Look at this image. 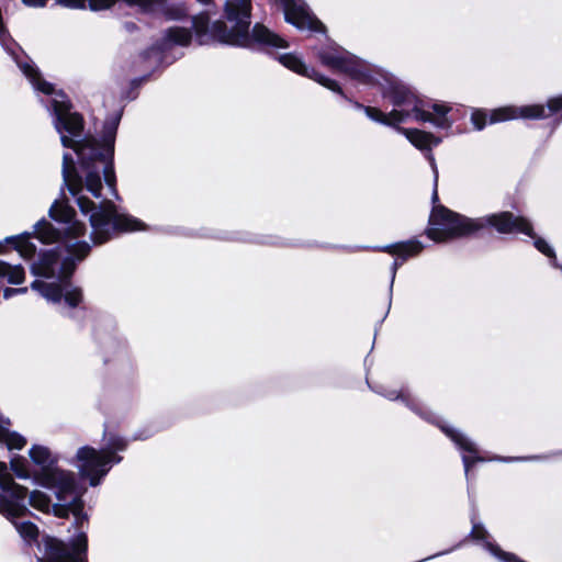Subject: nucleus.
<instances>
[{"label": "nucleus", "instance_id": "nucleus-2", "mask_svg": "<svg viewBox=\"0 0 562 562\" xmlns=\"http://www.w3.org/2000/svg\"><path fill=\"white\" fill-rule=\"evenodd\" d=\"M201 3H209L211 0H198ZM251 14V0H224V16L232 24L231 29L223 22L216 21L209 27V15L200 14L193 20V27L200 44H207L211 40L223 44L241 47H254L255 45L284 48L288 47L285 40L271 32L262 24H256L249 33Z\"/></svg>", "mask_w": 562, "mask_h": 562}, {"label": "nucleus", "instance_id": "nucleus-35", "mask_svg": "<svg viewBox=\"0 0 562 562\" xmlns=\"http://www.w3.org/2000/svg\"><path fill=\"white\" fill-rule=\"evenodd\" d=\"M15 290H16V293H18V294L26 293V292H27V288H18V289H15Z\"/></svg>", "mask_w": 562, "mask_h": 562}, {"label": "nucleus", "instance_id": "nucleus-13", "mask_svg": "<svg viewBox=\"0 0 562 562\" xmlns=\"http://www.w3.org/2000/svg\"><path fill=\"white\" fill-rule=\"evenodd\" d=\"M543 105L532 104L524 106H504L492 111L490 115L491 123L504 122L514 119H542L546 117Z\"/></svg>", "mask_w": 562, "mask_h": 562}, {"label": "nucleus", "instance_id": "nucleus-6", "mask_svg": "<svg viewBox=\"0 0 562 562\" xmlns=\"http://www.w3.org/2000/svg\"><path fill=\"white\" fill-rule=\"evenodd\" d=\"M383 97L395 106L393 111L406 110L409 113V119L429 122L438 128H449L452 124L447 116L450 111L448 105L434 103L432 112H429L415 92L401 82H391L383 91Z\"/></svg>", "mask_w": 562, "mask_h": 562}, {"label": "nucleus", "instance_id": "nucleus-5", "mask_svg": "<svg viewBox=\"0 0 562 562\" xmlns=\"http://www.w3.org/2000/svg\"><path fill=\"white\" fill-rule=\"evenodd\" d=\"M27 488L15 483L4 462H0V513L11 520L20 536L27 542L38 537L37 527L31 521L16 519L27 512Z\"/></svg>", "mask_w": 562, "mask_h": 562}, {"label": "nucleus", "instance_id": "nucleus-10", "mask_svg": "<svg viewBox=\"0 0 562 562\" xmlns=\"http://www.w3.org/2000/svg\"><path fill=\"white\" fill-rule=\"evenodd\" d=\"M33 290L40 292L42 296L50 302H59L64 296L65 302L70 307H76L82 301V292L79 288H71L70 285L61 286L58 283H46L44 281L36 280L31 284Z\"/></svg>", "mask_w": 562, "mask_h": 562}, {"label": "nucleus", "instance_id": "nucleus-19", "mask_svg": "<svg viewBox=\"0 0 562 562\" xmlns=\"http://www.w3.org/2000/svg\"><path fill=\"white\" fill-rule=\"evenodd\" d=\"M7 244L13 245L14 249L24 259L32 258L36 252V246L30 241V234L10 236L4 239Z\"/></svg>", "mask_w": 562, "mask_h": 562}, {"label": "nucleus", "instance_id": "nucleus-29", "mask_svg": "<svg viewBox=\"0 0 562 562\" xmlns=\"http://www.w3.org/2000/svg\"><path fill=\"white\" fill-rule=\"evenodd\" d=\"M548 109L550 113H555L562 110V95L558 98L550 99L548 101Z\"/></svg>", "mask_w": 562, "mask_h": 562}, {"label": "nucleus", "instance_id": "nucleus-28", "mask_svg": "<svg viewBox=\"0 0 562 562\" xmlns=\"http://www.w3.org/2000/svg\"><path fill=\"white\" fill-rule=\"evenodd\" d=\"M86 2L87 0H57V3L71 9H83Z\"/></svg>", "mask_w": 562, "mask_h": 562}, {"label": "nucleus", "instance_id": "nucleus-1", "mask_svg": "<svg viewBox=\"0 0 562 562\" xmlns=\"http://www.w3.org/2000/svg\"><path fill=\"white\" fill-rule=\"evenodd\" d=\"M49 216L61 224L63 228L58 231L46 220H41L35 225L34 233L42 243H60L63 249L42 254L31 270L33 274L45 278L68 279L77 263L90 251V244L80 239L86 235L87 227L76 220L75 210L64 200H56L52 204Z\"/></svg>", "mask_w": 562, "mask_h": 562}, {"label": "nucleus", "instance_id": "nucleus-30", "mask_svg": "<svg viewBox=\"0 0 562 562\" xmlns=\"http://www.w3.org/2000/svg\"><path fill=\"white\" fill-rule=\"evenodd\" d=\"M486 533H487L486 530L482 526L476 525V524L473 525L471 535L475 539H484L486 537Z\"/></svg>", "mask_w": 562, "mask_h": 562}, {"label": "nucleus", "instance_id": "nucleus-11", "mask_svg": "<svg viewBox=\"0 0 562 562\" xmlns=\"http://www.w3.org/2000/svg\"><path fill=\"white\" fill-rule=\"evenodd\" d=\"M284 18L288 23L300 30L323 32L325 26L313 14L303 2L296 0H284Z\"/></svg>", "mask_w": 562, "mask_h": 562}, {"label": "nucleus", "instance_id": "nucleus-32", "mask_svg": "<svg viewBox=\"0 0 562 562\" xmlns=\"http://www.w3.org/2000/svg\"><path fill=\"white\" fill-rule=\"evenodd\" d=\"M16 290L13 289V288H7L4 291H3V296L4 299H10L12 297L13 295H16Z\"/></svg>", "mask_w": 562, "mask_h": 562}, {"label": "nucleus", "instance_id": "nucleus-36", "mask_svg": "<svg viewBox=\"0 0 562 562\" xmlns=\"http://www.w3.org/2000/svg\"><path fill=\"white\" fill-rule=\"evenodd\" d=\"M3 251V245L0 243V254Z\"/></svg>", "mask_w": 562, "mask_h": 562}, {"label": "nucleus", "instance_id": "nucleus-15", "mask_svg": "<svg viewBox=\"0 0 562 562\" xmlns=\"http://www.w3.org/2000/svg\"><path fill=\"white\" fill-rule=\"evenodd\" d=\"M443 432L463 451L476 454L477 450L475 445L470 441L464 435L459 432L458 430L449 427H442ZM462 461L464 464L465 474H468L470 467L476 461H484L483 458H479L476 456L469 457L463 456Z\"/></svg>", "mask_w": 562, "mask_h": 562}, {"label": "nucleus", "instance_id": "nucleus-34", "mask_svg": "<svg viewBox=\"0 0 562 562\" xmlns=\"http://www.w3.org/2000/svg\"><path fill=\"white\" fill-rule=\"evenodd\" d=\"M387 396H389V398H391V400H396V398H398L401 395H400L398 393H396V392H391Z\"/></svg>", "mask_w": 562, "mask_h": 562}, {"label": "nucleus", "instance_id": "nucleus-26", "mask_svg": "<svg viewBox=\"0 0 562 562\" xmlns=\"http://www.w3.org/2000/svg\"><path fill=\"white\" fill-rule=\"evenodd\" d=\"M486 113L483 111H475L472 113L471 121L476 130H482L486 125Z\"/></svg>", "mask_w": 562, "mask_h": 562}, {"label": "nucleus", "instance_id": "nucleus-7", "mask_svg": "<svg viewBox=\"0 0 562 562\" xmlns=\"http://www.w3.org/2000/svg\"><path fill=\"white\" fill-rule=\"evenodd\" d=\"M125 448V440L119 437L112 438L108 448L100 451L88 446L80 448L77 451L76 461L81 477L88 479L92 486H97L109 472L111 464L121 461L115 452Z\"/></svg>", "mask_w": 562, "mask_h": 562}, {"label": "nucleus", "instance_id": "nucleus-17", "mask_svg": "<svg viewBox=\"0 0 562 562\" xmlns=\"http://www.w3.org/2000/svg\"><path fill=\"white\" fill-rule=\"evenodd\" d=\"M397 132L406 136V138L420 150H430L432 146H437L440 143V138L434 136L431 133H427L416 128H404L396 127Z\"/></svg>", "mask_w": 562, "mask_h": 562}, {"label": "nucleus", "instance_id": "nucleus-33", "mask_svg": "<svg viewBox=\"0 0 562 562\" xmlns=\"http://www.w3.org/2000/svg\"><path fill=\"white\" fill-rule=\"evenodd\" d=\"M124 26H125V29H126V31H127V32H132V31H134V30H135V27H136V26H135V24H134V23H131V22L125 23V25H124Z\"/></svg>", "mask_w": 562, "mask_h": 562}, {"label": "nucleus", "instance_id": "nucleus-16", "mask_svg": "<svg viewBox=\"0 0 562 562\" xmlns=\"http://www.w3.org/2000/svg\"><path fill=\"white\" fill-rule=\"evenodd\" d=\"M357 108L363 109L367 116L372 121L379 122L384 125L398 127V124L409 120V113L405 111H391L389 114L373 106H362L357 103Z\"/></svg>", "mask_w": 562, "mask_h": 562}, {"label": "nucleus", "instance_id": "nucleus-12", "mask_svg": "<svg viewBox=\"0 0 562 562\" xmlns=\"http://www.w3.org/2000/svg\"><path fill=\"white\" fill-rule=\"evenodd\" d=\"M278 59H279L280 64H282L284 67L291 69L292 71H294L299 75L305 76L307 78H311L331 91L341 93V89L335 80H331V79L321 75L313 68H311V69L307 68L305 66V64L296 55L282 54L278 57Z\"/></svg>", "mask_w": 562, "mask_h": 562}, {"label": "nucleus", "instance_id": "nucleus-24", "mask_svg": "<svg viewBox=\"0 0 562 562\" xmlns=\"http://www.w3.org/2000/svg\"><path fill=\"white\" fill-rule=\"evenodd\" d=\"M11 469L19 479H29L31 476L26 460L22 457H14L10 461Z\"/></svg>", "mask_w": 562, "mask_h": 562}, {"label": "nucleus", "instance_id": "nucleus-3", "mask_svg": "<svg viewBox=\"0 0 562 562\" xmlns=\"http://www.w3.org/2000/svg\"><path fill=\"white\" fill-rule=\"evenodd\" d=\"M488 225L495 227L502 234H531L529 224L521 216H515L510 212L470 218L442 205H437L430 214L427 235L435 241H447L471 236Z\"/></svg>", "mask_w": 562, "mask_h": 562}, {"label": "nucleus", "instance_id": "nucleus-9", "mask_svg": "<svg viewBox=\"0 0 562 562\" xmlns=\"http://www.w3.org/2000/svg\"><path fill=\"white\" fill-rule=\"evenodd\" d=\"M43 544L45 557L37 558L38 562H87L88 540L85 532L72 539L70 546L54 537H45Z\"/></svg>", "mask_w": 562, "mask_h": 562}, {"label": "nucleus", "instance_id": "nucleus-18", "mask_svg": "<svg viewBox=\"0 0 562 562\" xmlns=\"http://www.w3.org/2000/svg\"><path fill=\"white\" fill-rule=\"evenodd\" d=\"M10 420L0 415V442L5 443L8 449L21 450L26 445V439L15 431L9 429Z\"/></svg>", "mask_w": 562, "mask_h": 562}, {"label": "nucleus", "instance_id": "nucleus-31", "mask_svg": "<svg viewBox=\"0 0 562 562\" xmlns=\"http://www.w3.org/2000/svg\"><path fill=\"white\" fill-rule=\"evenodd\" d=\"M22 2L29 7H44L46 4V0H22Z\"/></svg>", "mask_w": 562, "mask_h": 562}, {"label": "nucleus", "instance_id": "nucleus-21", "mask_svg": "<svg viewBox=\"0 0 562 562\" xmlns=\"http://www.w3.org/2000/svg\"><path fill=\"white\" fill-rule=\"evenodd\" d=\"M0 278L11 284H21L25 280V271L21 265H10L0 260Z\"/></svg>", "mask_w": 562, "mask_h": 562}, {"label": "nucleus", "instance_id": "nucleus-23", "mask_svg": "<svg viewBox=\"0 0 562 562\" xmlns=\"http://www.w3.org/2000/svg\"><path fill=\"white\" fill-rule=\"evenodd\" d=\"M522 218L529 224V226L531 228V234L530 235L526 234V235L529 236V237L535 238V247L540 252L546 255L547 257L552 258L553 261L555 262L557 258H555V254H554V250L552 249V247L544 239H542L540 237H536L535 234H533L532 226H531L530 222L527 218H525V217H522Z\"/></svg>", "mask_w": 562, "mask_h": 562}, {"label": "nucleus", "instance_id": "nucleus-25", "mask_svg": "<svg viewBox=\"0 0 562 562\" xmlns=\"http://www.w3.org/2000/svg\"><path fill=\"white\" fill-rule=\"evenodd\" d=\"M486 548L490 550V552L492 554H494L495 557H497L502 561H505V562H522V561H519L516 555L502 551L497 546H495L493 543L487 542L486 543Z\"/></svg>", "mask_w": 562, "mask_h": 562}, {"label": "nucleus", "instance_id": "nucleus-8", "mask_svg": "<svg viewBox=\"0 0 562 562\" xmlns=\"http://www.w3.org/2000/svg\"><path fill=\"white\" fill-rule=\"evenodd\" d=\"M317 56L323 65L335 71L344 72L363 83L370 85L373 82L369 66L340 47L322 49L317 53Z\"/></svg>", "mask_w": 562, "mask_h": 562}, {"label": "nucleus", "instance_id": "nucleus-20", "mask_svg": "<svg viewBox=\"0 0 562 562\" xmlns=\"http://www.w3.org/2000/svg\"><path fill=\"white\" fill-rule=\"evenodd\" d=\"M190 42L191 33L188 29L170 27L165 34L164 43L160 49H165L171 44L187 46Z\"/></svg>", "mask_w": 562, "mask_h": 562}, {"label": "nucleus", "instance_id": "nucleus-14", "mask_svg": "<svg viewBox=\"0 0 562 562\" xmlns=\"http://www.w3.org/2000/svg\"><path fill=\"white\" fill-rule=\"evenodd\" d=\"M423 249V245L417 240H408L397 244L387 245L384 247L379 248V250L396 255L401 258V260L396 259L392 265V280L391 284H393L396 271L398 267L403 263V261L411 257L419 254Z\"/></svg>", "mask_w": 562, "mask_h": 562}, {"label": "nucleus", "instance_id": "nucleus-27", "mask_svg": "<svg viewBox=\"0 0 562 562\" xmlns=\"http://www.w3.org/2000/svg\"><path fill=\"white\" fill-rule=\"evenodd\" d=\"M427 158L430 162V166H431V169L435 173V189H434V192H432V201L436 202L438 200V193H437V183H438V170H437V165L435 162V158L434 156L429 153L427 155Z\"/></svg>", "mask_w": 562, "mask_h": 562}, {"label": "nucleus", "instance_id": "nucleus-4", "mask_svg": "<svg viewBox=\"0 0 562 562\" xmlns=\"http://www.w3.org/2000/svg\"><path fill=\"white\" fill-rule=\"evenodd\" d=\"M31 460L41 467V470L33 474V479L40 485L54 490L58 501L67 502L72 497L69 504V510L74 514L78 524L82 525L87 516L82 512V503L77 492V482L75 474L69 471L54 468L56 458L44 446H33L29 451Z\"/></svg>", "mask_w": 562, "mask_h": 562}, {"label": "nucleus", "instance_id": "nucleus-22", "mask_svg": "<svg viewBox=\"0 0 562 562\" xmlns=\"http://www.w3.org/2000/svg\"><path fill=\"white\" fill-rule=\"evenodd\" d=\"M29 504L41 512H48L50 507V499L45 493L41 491H33L29 496Z\"/></svg>", "mask_w": 562, "mask_h": 562}]
</instances>
